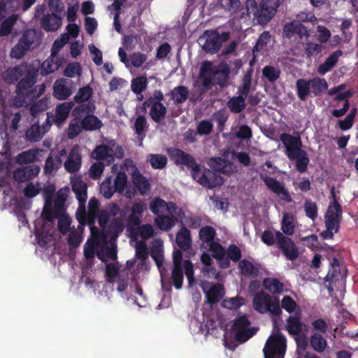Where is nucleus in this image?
Masks as SVG:
<instances>
[{"instance_id": "obj_1", "label": "nucleus", "mask_w": 358, "mask_h": 358, "mask_svg": "<svg viewBox=\"0 0 358 358\" xmlns=\"http://www.w3.org/2000/svg\"><path fill=\"white\" fill-rule=\"evenodd\" d=\"M167 154L176 166H185L190 169L192 178L203 187L213 189L223 184V179L220 175L209 169H202L190 154L182 150L171 147L167 148Z\"/></svg>"}, {"instance_id": "obj_2", "label": "nucleus", "mask_w": 358, "mask_h": 358, "mask_svg": "<svg viewBox=\"0 0 358 358\" xmlns=\"http://www.w3.org/2000/svg\"><path fill=\"white\" fill-rule=\"evenodd\" d=\"M280 140L285 148V155L291 161L295 162V169L299 173L307 171L310 162L308 154L302 149L303 143L299 134L292 136L282 133Z\"/></svg>"}, {"instance_id": "obj_3", "label": "nucleus", "mask_w": 358, "mask_h": 358, "mask_svg": "<svg viewBox=\"0 0 358 358\" xmlns=\"http://www.w3.org/2000/svg\"><path fill=\"white\" fill-rule=\"evenodd\" d=\"M229 74L230 68L227 64L222 62L214 67L210 61L206 60L201 64L199 76L201 79L202 86L208 90L214 85L213 78L221 88L228 86Z\"/></svg>"}, {"instance_id": "obj_4", "label": "nucleus", "mask_w": 358, "mask_h": 358, "mask_svg": "<svg viewBox=\"0 0 358 358\" xmlns=\"http://www.w3.org/2000/svg\"><path fill=\"white\" fill-rule=\"evenodd\" d=\"M253 71V69L250 67L245 72L241 85L238 87V96L231 98L227 102V106L231 112L239 113L245 108V99L251 89Z\"/></svg>"}, {"instance_id": "obj_5", "label": "nucleus", "mask_w": 358, "mask_h": 358, "mask_svg": "<svg viewBox=\"0 0 358 358\" xmlns=\"http://www.w3.org/2000/svg\"><path fill=\"white\" fill-rule=\"evenodd\" d=\"M253 306L258 313L262 314L269 313L273 316H280L282 313L279 299L264 291L255 294Z\"/></svg>"}, {"instance_id": "obj_6", "label": "nucleus", "mask_w": 358, "mask_h": 358, "mask_svg": "<svg viewBox=\"0 0 358 358\" xmlns=\"http://www.w3.org/2000/svg\"><path fill=\"white\" fill-rule=\"evenodd\" d=\"M15 75L22 77L24 75L17 85V92L19 94H28L37 80L38 70L33 66L21 65L15 66L13 69Z\"/></svg>"}, {"instance_id": "obj_7", "label": "nucleus", "mask_w": 358, "mask_h": 358, "mask_svg": "<svg viewBox=\"0 0 358 358\" xmlns=\"http://www.w3.org/2000/svg\"><path fill=\"white\" fill-rule=\"evenodd\" d=\"M286 348V338L278 331L266 341L263 350L264 358H283Z\"/></svg>"}, {"instance_id": "obj_8", "label": "nucleus", "mask_w": 358, "mask_h": 358, "mask_svg": "<svg viewBox=\"0 0 358 358\" xmlns=\"http://www.w3.org/2000/svg\"><path fill=\"white\" fill-rule=\"evenodd\" d=\"M251 322L245 315H238L231 325L235 339L239 343H245L257 332V329L250 327Z\"/></svg>"}, {"instance_id": "obj_9", "label": "nucleus", "mask_w": 358, "mask_h": 358, "mask_svg": "<svg viewBox=\"0 0 358 358\" xmlns=\"http://www.w3.org/2000/svg\"><path fill=\"white\" fill-rule=\"evenodd\" d=\"M334 201L330 203L328 207L325 215V226L326 228L333 229L334 233H337L340 228V223L342 220V208L337 200L335 199L336 195L334 189L332 188L331 191Z\"/></svg>"}, {"instance_id": "obj_10", "label": "nucleus", "mask_w": 358, "mask_h": 358, "mask_svg": "<svg viewBox=\"0 0 358 358\" xmlns=\"http://www.w3.org/2000/svg\"><path fill=\"white\" fill-rule=\"evenodd\" d=\"M275 238L277 248L288 260L294 261L299 257V249L290 238L279 231H275Z\"/></svg>"}, {"instance_id": "obj_11", "label": "nucleus", "mask_w": 358, "mask_h": 358, "mask_svg": "<svg viewBox=\"0 0 358 358\" xmlns=\"http://www.w3.org/2000/svg\"><path fill=\"white\" fill-rule=\"evenodd\" d=\"M206 41L203 44V48L206 52L214 54L219 51L222 43L229 38L228 32H222L221 34L217 31H206Z\"/></svg>"}, {"instance_id": "obj_12", "label": "nucleus", "mask_w": 358, "mask_h": 358, "mask_svg": "<svg viewBox=\"0 0 358 358\" xmlns=\"http://www.w3.org/2000/svg\"><path fill=\"white\" fill-rule=\"evenodd\" d=\"M74 103L73 101H66L58 104L55 108V115L48 113V121H52L56 126L60 127L66 120Z\"/></svg>"}, {"instance_id": "obj_13", "label": "nucleus", "mask_w": 358, "mask_h": 358, "mask_svg": "<svg viewBox=\"0 0 358 358\" xmlns=\"http://www.w3.org/2000/svg\"><path fill=\"white\" fill-rule=\"evenodd\" d=\"M282 34L284 37L289 39L295 36L299 39H303V38L307 39L309 37L307 28L296 20L289 22L283 26Z\"/></svg>"}, {"instance_id": "obj_14", "label": "nucleus", "mask_w": 358, "mask_h": 358, "mask_svg": "<svg viewBox=\"0 0 358 358\" xmlns=\"http://www.w3.org/2000/svg\"><path fill=\"white\" fill-rule=\"evenodd\" d=\"M36 164H29L17 168L13 172V179L17 182H24L36 177L40 172Z\"/></svg>"}, {"instance_id": "obj_15", "label": "nucleus", "mask_w": 358, "mask_h": 358, "mask_svg": "<svg viewBox=\"0 0 358 358\" xmlns=\"http://www.w3.org/2000/svg\"><path fill=\"white\" fill-rule=\"evenodd\" d=\"M264 182L266 187L273 193L280 196L281 199L287 203L292 202V197L285 188V185L277 180L275 178L266 176L264 178Z\"/></svg>"}, {"instance_id": "obj_16", "label": "nucleus", "mask_w": 358, "mask_h": 358, "mask_svg": "<svg viewBox=\"0 0 358 358\" xmlns=\"http://www.w3.org/2000/svg\"><path fill=\"white\" fill-rule=\"evenodd\" d=\"M62 17L57 13H47L40 20L41 27L46 31H55L62 26Z\"/></svg>"}, {"instance_id": "obj_17", "label": "nucleus", "mask_w": 358, "mask_h": 358, "mask_svg": "<svg viewBox=\"0 0 358 358\" xmlns=\"http://www.w3.org/2000/svg\"><path fill=\"white\" fill-rule=\"evenodd\" d=\"M69 188L66 187L61 188L58 190L55 202L54 207L52 208L56 217H61L62 215H66L65 202L69 194Z\"/></svg>"}, {"instance_id": "obj_18", "label": "nucleus", "mask_w": 358, "mask_h": 358, "mask_svg": "<svg viewBox=\"0 0 358 358\" xmlns=\"http://www.w3.org/2000/svg\"><path fill=\"white\" fill-rule=\"evenodd\" d=\"M72 90L65 79H59L53 85V95L58 100H65L71 96Z\"/></svg>"}, {"instance_id": "obj_19", "label": "nucleus", "mask_w": 358, "mask_h": 358, "mask_svg": "<svg viewBox=\"0 0 358 358\" xmlns=\"http://www.w3.org/2000/svg\"><path fill=\"white\" fill-rule=\"evenodd\" d=\"M64 59L61 57H52L51 55L41 64V74L47 76L59 69L62 65Z\"/></svg>"}, {"instance_id": "obj_20", "label": "nucleus", "mask_w": 358, "mask_h": 358, "mask_svg": "<svg viewBox=\"0 0 358 358\" xmlns=\"http://www.w3.org/2000/svg\"><path fill=\"white\" fill-rule=\"evenodd\" d=\"M285 328L292 336L299 335L302 331L303 324L301 321V313L299 311L296 313L294 315H290L287 317Z\"/></svg>"}, {"instance_id": "obj_21", "label": "nucleus", "mask_w": 358, "mask_h": 358, "mask_svg": "<svg viewBox=\"0 0 358 358\" xmlns=\"http://www.w3.org/2000/svg\"><path fill=\"white\" fill-rule=\"evenodd\" d=\"M145 105H148L150 110V117L155 123H161L167 113V108L163 103H146Z\"/></svg>"}, {"instance_id": "obj_22", "label": "nucleus", "mask_w": 358, "mask_h": 358, "mask_svg": "<svg viewBox=\"0 0 358 358\" xmlns=\"http://www.w3.org/2000/svg\"><path fill=\"white\" fill-rule=\"evenodd\" d=\"M176 241L181 250H188L191 248L192 244L190 231L186 227L183 226L178 231Z\"/></svg>"}, {"instance_id": "obj_23", "label": "nucleus", "mask_w": 358, "mask_h": 358, "mask_svg": "<svg viewBox=\"0 0 358 358\" xmlns=\"http://www.w3.org/2000/svg\"><path fill=\"white\" fill-rule=\"evenodd\" d=\"M81 166V156L77 149L71 150L66 161L64 163V168L69 173L78 171Z\"/></svg>"}, {"instance_id": "obj_24", "label": "nucleus", "mask_w": 358, "mask_h": 358, "mask_svg": "<svg viewBox=\"0 0 358 358\" xmlns=\"http://www.w3.org/2000/svg\"><path fill=\"white\" fill-rule=\"evenodd\" d=\"M343 54L342 51L338 50L331 54L326 60L321 64L317 69V71L320 75H324L330 71L338 62V57Z\"/></svg>"}, {"instance_id": "obj_25", "label": "nucleus", "mask_w": 358, "mask_h": 358, "mask_svg": "<svg viewBox=\"0 0 358 358\" xmlns=\"http://www.w3.org/2000/svg\"><path fill=\"white\" fill-rule=\"evenodd\" d=\"M264 287L271 294H280L285 291V285L275 278H266L263 280Z\"/></svg>"}, {"instance_id": "obj_26", "label": "nucleus", "mask_w": 358, "mask_h": 358, "mask_svg": "<svg viewBox=\"0 0 358 358\" xmlns=\"http://www.w3.org/2000/svg\"><path fill=\"white\" fill-rule=\"evenodd\" d=\"M72 190L79 203H86L87 199V186L85 182L76 179L72 182Z\"/></svg>"}, {"instance_id": "obj_27", "label": "nucleus", "mask_w": 358, "mask_h": 358, "mask_svg": "<svg viewBox=\"0 0 358 358\" xmlns=\"http://www.w3.org/2000/svg\"><path fill=\"white\" fill-rule=\"evenodd\" d=\"M148 129V124L146 117L143 115H138L135 120L133 130L141 142L145 138Z\"/></svg>"}, {"instance_id": "obj_28", "label": "nucleus", "mask_w": 358, "mask_h": 358, "mask_svg": "<svg viewBox=\"0 0 358 358\" xmlns=\"http://www.w3.org/2000/svg\"><path fill=\"white\" fill-rule=\"evenodd\" d=\"M224 294V287L220 284H214L209 289L206 295V302L213 305L220 301Z\"/></svg>"}, {"instance_id": "obj_29", "label": "nucleus", "mask_w": 358, "mask_h": 358, "mask_svg": "<svg viewBox=\"0 0 358 358\" xmlns=\"http://www.w3.org/2000/svg\"><path fill=\"white\" fill-rule=\"evenodd\" d=\"M189 94L187 87L184 85L174 87L170 93L171 99L176 105L183 103L188 99Z\"/></svg>"}, {"instance_id": "obj_30", "label": "nucleus", "mask_w": 358, "mask_h": 358, "mask_svg": "<svg viewBox=\"0 0 358 358\" xmlns=\"http://www.w3.org/2000/svg\"><path fill=\"white\" fill-rule=\"evenodd\" d=\"M310 86V94L314 96H319L324 93L328 88V84L324 78L318 77L309 80Z\"/></svg>"}, {"instance_id": "obj_31", "label": "nucleus", "mask_w": 358, "mask_h": 358, "mask_svg": "<svg viewBox=\"0 0 358 358\" xmlns=\"http://www.w3.org/2000/svg\"><path fill=\"white\" fill-rule=\"evenodd\" d=\"M132 182L141 195L145 194L150 188L148 180L139 172L132 175Z\"/></svg>"}, {"instance_id": "obj_32", "label": "nucleus", "mask_w": 358, "mask_h": 358, "mask_svg": "<svg viewBox=\"0 0 358 358\" xmlns=\"http://www.w3.org/2000/svg\"><path fill=\"white\" fill-rule=\"evenodd\" d=\"M20 41L25 45V46H27L29 49H33L40 44V40L34 29L27 30L23 34Z\"/></svg>"}, {"instance_id": "obj_33", "label": "nucleus", "mask_w": 358, "mask_h": 358, "mask_svg": "<svg viewBox=\"0 0 358 358\" xmlns=\"http://www.w3.org/2000/svg\"><path fill=\"white\" fill-rule=\"evenodd\" d=\"M296 88L297 96L301 101H306L310 95V86L309 80L299 78L296 80Z\"/></svg>"}, {"instance_id": "obj_34", "label": "nucleus", "mask_w": 358, "mask_h": 358, "mask_svg": "<svg viewBox=\"0 0 358 358\" xmlns=\"http://www.w3.org/2000/svg\"><path fill=\"white\" fill-rule=\"evenodd\" d=\"M271 41V35L269 31H264L259 37L253 48V54L268 50V46Z\"/></svg>"}, {"instance_id": "obj_35", "label": "nucleus", "mask_w": 358, "mask_h": 358, "mask_svg": "<svg viewBox=\"0 0 358 358\" xmlns=\"http://www.w3.org/2000/svg\"><path fill=\"white\" fill-rule=\"evenodd\" d=\"M81 124L83 129L86 131L97 130L103 125L101 121L92 113L86 115L81 120Z\"/></svg>"}, {"instance_id": "obj_36", "label": "nucleus", "mask_w": 358, "mask_h": 358, "mask_svg": "<svg viewBox=\"0 0 358 358\" xmlns=\"http://www.w3.org/2000/svg\"><path fill=\"white\" fill-rule=\"evenodd\" d=\"M177 218L174 215H161L155 219V224L162 231H169L176 224Z\"/></svg>"}, {"instance_id": "obj_37", "label": "nucleus", "mask_w": 358, "mask_h": 358, "mask_svg": "<svg viewBox=\"0 0 358 358\" xmlns=\"http://www.w3.org/2000/svg\"><path fill=\"white\" fill-rule=\"evenodd\" d=\"M113 149L106 145H99L92 152V157L96 160H104L110 158L113 160L112 156Z\"/></svg>"}, {"instance_id": "obj_38", "label": "nucleus", "mask_w": 358, "mask_h": 358, "mask_svg": "<svg viewBox=\"0 0 358 358\" xmlns=\"http://www.w3.org/2000/svg\"><path fill=\"white\" fill-rule=\"evenodd\" d=\"M216 236V231L214 227L211 226H204L201 227L199 231V239L208 245L215 242Z\"/></svg>"}, {"instance_id": "obj_39", "label": "nucleus", "mask_w": 358, "mask_h": 358, "mask_svg": "<svg viewBox=\"0 0 358 358\" xmlns=\"http://www.w3.org/2000/svg\"><path fill=\"white\" fill-rule=\"evenodd\" d=\"M275 14V12H272L271 10L266 6L259 5V8L256 10L255 17L259 24H264L268 22Z\"/></svg>"}, {"instance_id": "obj_40", "label": "nucleus", "mask_w": 358, "mask_h": 358, "mask_svg": "<svg viewBox=\"0 0 358 358\" xmlns=\"http://www.w3.org/2000/svg\"><path fill=\"white\" fill-rule=\"evenodd\" d=\"M241 273L245 276H257L259 274V269L255 266L251 262L247 259H243L238 265Z\"/></svg>"}, {"instance_id": "obj_41", "label": "nucleus", "mask_w": 358, "mask_h": 358, "mask_svg": "<svg viewBox=\"0 0 358 358\" xmlns=\"http://www.w3.org/2000/svg\"><path fill=\"white\" fill-rule=\"evenodd\" d=\"M94 106L91 103H80L78 106H76L72 110V115L76 119H79L85 115H90L93 113Z\"/></svg>"}, {"instance_id": "obj_42", "label": "nucleus", "mask_w": 358, "mask_h": 358, "mask_svg": "<svg viewBox=\"0 0 358 358\" xmlns=\"http://www.w3.org/2000/svg\"><path fill=\"white\" fill-rule=\"evenodd\" d=\"M310 343L311 347L317 352H324L327 345V341L323 338V336L317 333H315L311 336Z\"/></svg>"}, {"instance_id": "obj_43", "label": "nucleus", "mask_w": 358, "mask_h": 358, "mask_svg": "<svg viewBox=\"0 0 358 358\" xmlns=\"http://www.w3.org/2000/svg\"><path fill=\"white\" fill-rule=\"evenodd\" d=\"M128 184L127 176L124 172H119L113 182V186L116 192L122 194Z\"/></svg>"}, {"instance_id": "obj_44", "label": "nucleus", "mask_w": 358, "mask_h": 358, "mask_svg": "<svg viewBox=\"0 0 358 358\" xmlns=\"http://www.w3.org/2000/svg\"><path fill=\"white\" fill-rule=\"evenodd\" d=\"M100 192L106 199H110L116 191L112 183L111 176L106 178L100 185Z\"/></svg>"}, {"instance_id": "obj_45", "label": "nucleus", "mask_w": 358, "mask_h": 358, "mask_svg": "<svg viewBox=\"0 0 358 358\" xmlns=\"http://www.w3.org/2000/svg\"><path fill=\"white\" fill-rule=\"evenodd\" d=\"M108 232L114 237H117L124 230V222L122 218L115 217L108 224Z\"/></svg>"}, {"instance_id": "obj_46", "label": "nucleus", "mask_w": 358, "mask_h": 358, "mask_svg": "<svg viewBox=\"0 0 358 358\" xmlns=\"http://www.w3.org/2000/svg\"><path fill=\"white\" fill-rule=\"evenodd\" d=\"M148 86V79L145 76H139L131 80V89L136 94H141Z\"/></svg>"}, {"instance_id": "obj_47", "label": "nucleus", "mask_w": 358, "mask_h": 358, "mask_svg": "<svg viewBox=\"0 0 358 358\" xmlns=\"http://www.w3.org/2000/svg\"><path fill=\"white\" fill-rule=\"evenodd\" d=\"M148 161L152 167L155 169H162L164 168L167 164L166 157L160 154H150L148 156Z\"/></svg>"}, {"instance_id": "obj_48", "label": "nucleus", "mask_w": 358, "mask_h": 358, "mask_svg": "<svg viewBox=\"0 0 358 358\" xmlns=\"http://www.w3.org/2000/svg\"><path fill=\"white\" fill-rule=\"evenodd\" d=\"M183 268L184 272L186 275L188 281V287H192L196 283V279L194 278V270L193 264L189 259L185 260L183 262Z\"/></svg>"}, {"instance_id": "obj_49", "label": "nucleus", "mask_w": 358, "mask_h": 358, "mask_svg": "<svg viewBox=\"0 0 358 358\" xmlns=\"http://www.w3.org/2000/svg\"><path fill=\"white\" fill-rule=\"evenodd\" d=\"M183 268L184 272L186 275L188 281V287H192L196 283V279L194 278V270L193 264L189 259L185 260L183 262Z\"/></svg>"}, {"instance_id": "obj_50", "label": "nucleus", "mask_w": 358, "mask_h": 358, "mask_svg": "<svg viewBox=\"0 0 358 358\" xmlns=\"http://www.w3.org/2000/svg\"><path fill=\"white\" fill-rule=\"evenodd\" d=\"M36 159V152L33 150L22 152L16 157V162L19 164L33 163Z\"/></svg>"}, {"instance_id": "obj_51", "label": "nucleus", "mask_w": 358, "mask_h": 358, "mask_svg": "<svg viewBox=\"0 0 358 358\" xmlns=\"http://www.w3.org/2000/svg\"><path fill=\"white\" fill-rule=\"evenodd\" d=\"M87 212L90 222L91 223H95L98 213H99V203L95 197H92L90 199Z\"/></svg>"}, {"instance_id": "obj_52", "label": "nucleus", "mask_w": 358, "mask_h": 358, "mask_svg": "<svg viewBox=\"0 0 358 358\" xmlns=\"http://www.w3.org/2000/svg\"><path fill=\"white\" fill-rule=\"evenodd\" d=\"M280 70L273 66H266L262 70V74L270 83L275 82L280 76Z\"/></svg>"}, {"instance_id": "obj_53", "label": "nucleus", "mask_w": 358, "mask_h": 358, "mask_svg": "<svg viewBox=\"0 0 358 358\" xmlns=\"http://www.w3.org/2000/svg\"><path fill=\"white\" fill-rule=\"evenodd\" d=\"M281 229L286 236H292L294 233V226L293 224V216L285 214L282 217Z\"/></svg>"}, {"instance_id": "obj_54", "label": "nucleus", "mask_w": 358, "mask_h": 358, "mask_svg": "<svg viewBox=\"0 0 358 358\" xmlns=\"http://www.w3.org/2000/svg\"><path fill=\"white\" fill-rule=\"evenodd\" d=\"M245 303V300L243 297L236 296L229 299H225L222 303V306L224 308L236 310L242 306Z\"/></svg>"}, {"instance_id": "obj_55", "label": "nucleus", "mask_w": 358, "mask_h": 358, "mask_svg": "<svg viewBox=\"0 0 358 358\" xmlns=\"http://www.w3.org/2000/svg\"><path fill=\"white\" fill-rule=\"evenodd\" d=\"M76 218L82 225L88 224L90 226H93L95 224L90 222L88 212H87L85 209V203H79V206L76 212Z\"/></svg>"}, {"instance_id": "obj_56", "label": "nucleus", "mask_w": 358, "mask_h": 358, "mask_svg": "<svg viewBox=\"0 0 358 358\" xmlns=\"http://www.w3.org/2000/svg\"><path fill=\"white\" fill-rule=\"evenodd\" d=\"M171 278L175 288L176 289H181L184 279L182 268L173 267L171 272Z\"/></svg>"}, {"instance_id": "obj_57", "label": "nucleus", "mask_w": 358, "mask_h": 358, "mask_svg": "<svg viewBox=\"0 0 358 358\" xmlns=\"http://www.w3.org/2000/svg\"><path fill=\"white\" fill-rule=\"evenodd\" d=\"M281 309L283 308L286 312L289 314L296 312L297 308H299L296 302L288 295L284 296L280 302Z\"/></svg>"}, {"instance_id": "obj_58", "label": "nucleus", "mask_w": 358, "mask_h": 358, "mask_svg": "<svg viewBox=\"0 0 358 358\" xmlns=\"http://www.w3.org/2000/svg\"><path fill=\"white\" fill-rule=\"evenodd\" d=\"M92 95V89L90 86H85L79 89L74 96V101L78 103H83L88 101Z\"/></svg>"}, {"instance_id": "obj_59", "label": "nucleus", "mask_w": 358, "mask_h": 358, "mask_svg": "<svg viewBox=\"0 0 358 358\" xmlns=\"http://www.w3.org/2000/svg\"><path fill=\"white\" fill-rule=\"evenodd\" d=\"M68 41L69 36L67 34H62L59 38H57L52 45L50 55L55 57H59L58 55L59 51L67 43Z\"/></svg>"}, {"instance_id": "obj_60", "label": "nucleus", "mask_w": 358, "mask_h": 358, "mask_svg": "<svg viewBox=\"0 0 358 358\" xmlns=\"http://www.w3.org/2000/svg\"><path fill=\"white\" fill-rule=\"evenodd\" d=\"M208 246L215 259L220 261H222L224 259L226 251L220 243L215 241L208 245Z\"/></svg>"}, {"instance_id": "obj_61", "label": "nucleus", "mask_w": 358, "mask_h": 358, "mask_svg": "<svg viewBox=\"0 0 358 358\" xmlns=\"http://www.w3.org/2000/svg\"><path fill=\"white\" fill-rule=\"evenodd\" d=\"M83 129L81 122H79L77 120H72L67 128V136L69 138L73 139L78 136Z\"/></svg>"}, {"instance_id": "obj_62", "label": "nucleus", "mask_w": 358, "mask_h": 358, "mask_svg": "<svg viewBox=\"0 0 358 358\" xmlns=\"http://www.w3.org/2000/svg\"><path fill=\"white\" fill-rule=\"evenodd\" d=\"M229 115L224 109H220L214 113V119L217 124V129L222 132L224 129L225 123L227 121Z\"/></svg>"}, {"instance_id": "obj_63", "label": "nucleus", "mask_w": 358, "mask_h": 358, "mask_svg": "<svg viewBox=\"0 0 358 358\" xmlns=\"http://www.w3.org/2000/svg\"><path fill=\"white\" fill-rule=\"evenodd\" d=\"M26 138L31 142H38L42 138L41 128L38 125H33L25 133Z\"/></svg>"}, {"instance_id": "obj_64", "label": "nucleus", "mask_w": 358, "mask_h": 358, "mask_svg": "<svg viewBox=\"0 0 358 358\" xmlns=\"http://www.w3.org/2000/svg\"><path fill=\"white\" fill-rule=\"evenodd\" d=\"M225 251V255L227 259H230L234 262H237L241 260L242 254L240 248L237 245L231 244Z\"/></svg>"}]
</instances>
